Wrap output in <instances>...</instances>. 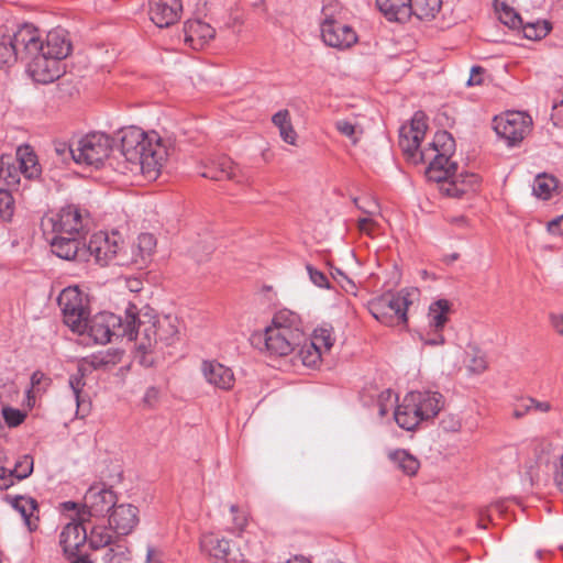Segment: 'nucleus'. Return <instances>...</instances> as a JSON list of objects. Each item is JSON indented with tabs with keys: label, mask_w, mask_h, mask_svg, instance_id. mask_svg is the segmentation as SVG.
Returning <instances> with one entry per match:
<instances>
[{
	"label": "nucleus",
	"mask_w": 563,
	"mask_h": 563,
	"mask_svg": "<svg viewBox=\"0 0 563 563\" xmlns=\"http://www.w3.org/2000/svg\"><path fill=\"white\" fill-rule=\"evenodd\" d=\"M428 129L427 115L417 111L408 124L399 130V146L409 161L415 164L429 163L426 176L439 184V190L452 198L461 199L474 194L479 177L474 173H457L459 165L451 161L455 152V141L446 131H438L428 147L421 148V141Z\"/></svg>",
	"instance_id": "1"
},
{
	"label": "nucleus",
	"mask_w": 563,
	"mask_h": 563,
	"mask_svg": "<svg viewBox=\"0 0 563 563\" xmlns=\"http://www.w3.org/2000/svg\"><path fill=\"white\" fill-rule=\"evenodd\" d=\"M121 134V173L155 180L168 155L162 139L156 132L146 133L136 126L123 129Z\"/></svg>",
	"instance_id": "2"
},
{
	"label": "nucleus",
	"mask_w": 563,
	"mask_h": 563,
	"mask_svg": "<svg viewBox=\"0 0 563 563\" xmlns=\"http://www.w3.org/2000/svg\"><path fill=\"white\" fill-rule=\"evenodd\" d=\"M53 253L59 258L80 263L93 258L101 266L112 262L122 266L130 263L129 255L123 251V241L117 232L109 234L100 231L92 234L88 243L59 239L53 243Z\"/></svg>",
	"instance_id": "3"
},
{
	"label": "nucleus",
	"mask_w": 563,
	"mask_h": 563,
	"mask_svg": "<svg viewBox=\"0 0 563 563\" xmlns=\"http://www.w3.org/2000/svg\"><path fill=\"white\" fill-rule=\"evenodd\" d=\"M264 341L266 351L272 356H287L306 341L299 317L288 310L277 312L272 324L258 338Z\"/></svg>",
	"instance_id": "4"
},
{
	"label": "nucleus",
	"mask_w": 563,
	"mask_h": 563,
	"mask_svg": "<svg viewBox=\"0 0 563 563\" xmlns=\"http://www.w3.org/2000/svg\"><path fill=\"white\" fill-rule=\"evenodd\" d=\"M444 406L443 396L435 390L409 391L394 411L396 423L405 430H413L422 421L433 419Z\"/></svg>",
	"instance_id": "5"
},
{
	"label": "nucleus",
	"mask_w": 563,
	"mask_h": 563,
	"mask_svg": "<svg viewBox=\"0 0 563 563\" xmlns=\"http://www.w3.org/2000/svg\"><path fill=\"white\" fill-rule=\"evenodd\" d=\"M52 224V231L54 236L51 240V249L53 250V243L63 239H74L79 243L88 234L90 230V213L85 208L77 205H68L55 214L49 220Z\"/></svg>",
	"instance_id": "6"
},
{
	"label": "nucleus",
	"mask_w": 563,
	"mask_h": 563,
	"mask_svg": "<svg viewBox=\"0 0 563 563\" xmlns=\"http://www.w3.org/2000/svg\"><path fill=\"white\" fill-rule=\"evenodd\" d=\"M123 335L129 340H135L137 349L143 353L151 352L158 344L153 310L146 308L140 312L134 303L129 302L125 308Z\"/></svg>",
	"instance_id": "7"
},
{
	"label": "nucleus",
	"mask_w": 563,
	"mask_h": 563,
	"mask_svg": "<svg viewBox=\"0 0 563 563\" xmlns=\"http://www.w3.org/2000/svg\"><path fill=\"white\" fill-rule=\"evenodd\" d=\"M408 292L400 290L396 294L386 292L368 302V310L380 323L394 327L407 322V310L411 301Z\"/></svg>",
	"instance_id": "8"
},
{
	"label": "nucleus",
	"mask_w": 563,
	"mask_h": 563,
	"mask_svg": "<svg viewBox=\"0 0 563 563\" xmlns=\"http://www.w3.org/2000/svg\"><path fill=\"white\" fill-rule=\"evenodd\" d=\"M112 140L101 132L86 134L75 141L76 164L99 167L112 150Z\"/></svg>",
	"instance_id": "9"
},
{
	"label": "nucleus",
	"mask_w": 563,
	"mask_h": 563,
	"mask_svg": "<svg viewBox=\"0 0 563 563\" xmlns=\"http://www.w3.org/2000/svg\"><path fill=\"white\" fill-rule=\"evenodd\" d=\"M531 125V117L521 111H508L494 119L495 132L508 146L522 142L530 132Z\"/></svg>",
	"instance_id": "10"
},
{
	"label": "nucleus",
	"mask_w": 563,
	"mask_h": 563,
	"mask_svg": "<svg viewBox=\"0 0 563 563\" xmlns=\"http://www.w3.org/2000/svg\"><path fill=\"white\" fill-rule=\"evenodd\" d=\"M200 549L214 563H243L245 554L228 540L216 532H208L201 536Z\"/></svg>",
	"instance_id": "11"
},
{
	"label": "nucleus",
	"mask_w": 563,
	"mask_h": 563,
	"mask_svg": "<svg viewBox=\"0 0 563 563\" xmlns=\"http://www.w3.org/2000/svg\"><path fill=\"white\" fill-rule=\"evenodd\" d=\"M123 328L124 322L120 316L103 311L87 320L84 333H87L96 343L106 344L113 336H124Z\"/></svg>",
	"instance_id": "12"
},
{
	"label": "nucleus",
	"mask_w": 563,
	"mask_h": 563,
	"mask_svg": "<svg viewBox=\"0 0 563 563\" xmlns=\"http://www.w3.org/2000/svg\"><path fill=\"white\" fill-rule=\"evenodd\" d=\"M25 64L29 75L40 84L53 82L65 73L64 63L45 54L42 49L29 58Z\"/></svg>",
	"instance_id": "13"
},
{
	"label": "nucleus",
	"mask_w": 563,
	"mask_h": 563,
	"mask_svg": "<svg viewBox=\"0 0 563 563\" xmlns=\"http://www.w3.org/2000/svg\"><path fill=\"white\" fill-rule=\"evenodd\" d=\"M115 503L117 496L113 490L101 485H93L85 494L84 510L79 512L80 520H86L85 515L103 517L114 508Z\"/></svg>",
	"instance_id": "14"
},
{
	"label": "nucleus",
	"mask_w": 563,
	"mask_h": 563,
	"mask_svg": "<svg viewBox=\"0 0 563 563\" xmlns=\"http://www.w3.org/2000/svg\"><path fill=\"white\" fill-rule=\"evenodd\" d=\"M321 36L323 42L331 47L347 48L357 41L355 31L347 24L325 16L321 23Z\"/></svg>",
	"instance_id": "15"
},
{
	"label": "nucleus",
	"mask_w": 563,
	"mask_h": 563,
	"mask_svg": "<svg viewBox=\"0 0 563 563\" xmlns=\"http://www.w3.org/2000/svg\"><path fill=\"white\" fill-rule=\"evenodd\" d=\"M11 38L19 58L24 63L43 49L41 32L33 24L25 23L19 26Z\"/></svg>",
	"instance_id": "16"
},
{
	"label": "nucleus",
	"mask_w": 563,
	"mask_h": 563,
	"mask_svg": "<svg viewBox=\"0 0 563 563\" xmlns=\"http://www.w3.org/2000/svg\"><path fill=\"white\" fill-rule=\"evenodd\" d=\"M183 4L180 0H150L148 15L158 27H168L180 18Z\"/></svg>",
	"instance_id": "17"
},
{
	"label": "nucleus",
	"mask_w": 563,
	"mask_h": 563,
	"mask_svg": "<svg viewBox=\"0 0 563 563\" xmlns=\"http://www.w3.org/2000/svg\"><path fill=\"white\" fill-rule=\"evenodd\" d=\"M82 522V520L68 522L59 534V544L68 559L75 558L87 542L88 534Z\"/></svg>",
	"instance_id": "18"
},
{
	"label": "nucleus",
	"mask_w": 563,
	"mask_h": 563,
	"mask_svg": "<svg viewBox=\"0 0 563 563\" xmlns=\"http://www.w3.org/2000/svg\"><path fill=\"white\" fill-rule=\"evenodd\" d=\"M139 523V510L130 504L115 505L109 516V526L118 536L130 534Z\"/></svg>",
	"instance_id": "19"
},
{
	"label": "nucleus",
	"mask_w": 563,
	"mask_h": 563,
	"mask_svg": "<svg viewBox=\"0 0 563 563\" xmlns=\"http://www.w3.org/2000/svg\"><path fill=\"white\" fill-rule=\"evenodd\" d=\"M71 42L68 32L57 27L49 31L43 41V52L63 63L71 52Z\"/></svg>",
	"instance_id": "20"
},
{
	"label": "nucleus",
	"mask_w": 563,
	"mask_h": 563,
	"mask_svg": "<svg viewBox=\"0 0 563 563\" xmlns=\"http://www.w3.org/2000/svg\"><path fill=\"white\" fill-rule=\"evenodd\" d=\"M239 167L227 156H219L210 161V165L201 173V176L212 180L231 179L242 183Z\"/></svg>",
	"instance_id": "21"
},
{
	"label": "nucleus",
	"mask_w": 563,
	"mask_h": 563,
	"mask_svg": "<svg viewBox=\"0 0 563 563\" xmlns=\"http://www.w3.org/2000/svg\"><path fill=\"white\" fill-rule=\"evenodd\" d=\"M185 42L195 49L202 47L214 37V29L199 19L188 20L184 25Z\"/></svg>",
	"instance_id": "22"
},
{
	"label": "nucleus",
	"mask_w": 563,
	"mask_h": 563,
	"mask_svg": "<svg viewBox=\"0 0 563 563\" xmlns=\"http://www.w3.org/2000/svg\"><path fill=\"white\" fill-rule=\"evenodd\" d=\"M202 373L207 382L217 388L228 390L233 387L234 375L232 369L218 362L205 361Z\"/></svg>",
	"instance_id": "23"
},
{
	"label": "nucleus",
	"mask_w": 563,
	"mask_h": 563,
	"mask_svg": "<svg viewBox=\"0 0 563 563\" xmlns=\"http://www.w3.org/2000/svg\"><path fill=\"white\" fill-rule=\"evenodd\" d=\"M376 5L390 22H407L411 18L410 0H376Z\"/></svg>",
	"instance_id": "24"
},
{
	"label": "nucleus",
	"mask_w": 563,
	"mask_h": 563,
	"mask_svg": "<svg viewBox=\"0 0 563 563\" xmlns=\"http://www.w3.org/2000/svg\"><path fill=\"white\" fill-rule=\"evenodd\" d=\"M156 246V239L151 233H141L137 236V241L135 244L131 246V256H129V265L134 264L137 266L145 265Z\"/></svg>",
	"instance_id": "25"
},
{
	"label": "nucleus",
	"mask_w": 563,
	"mask_h": 563,
	"mask_svg": "<svg viewBox=\"0 0 563 563\" xmlns=\"http://www.w3.org/2000/svg\"><path fill=\"white\" fill-rule=\"evenodd\" d=\"M5 500L22 516L30 531L36 529L37 526L35 521L37 520V517L35 520H33V515L37 510V504L35 499L21 495H8Z\"/></svg>",
	"instance_id": "26"
},
{
	"label": "nucleus",
	"mask_w": 563,
	"mask_h": 563,
	"mask_svg": "<svg viewBox=\"0 0 563 563\" xmlns=\"http://www.w3.org/2000/svg\"><path fill=\"white\" fill-rule=\"evenodd\" d=\"M388 457L393 465L407 476L416 475L420 467L418 459L404 449L390 451Z\"/></svg>",
	"instance_id": "27"
},
{
	"label": "nucleus",
	"mask_w": 563,
	"mask_h": 563,
	"mask_svg": "<svg viewBox=\"0 0 563 563\" xmlns=\"http://www.w3.org/2000/svg\"><path fill=\"white\" fill-rule=\"evenodd\" d=\"M451 303L446 299H439L429 307L428 319L429 327L434 330H442L449 320Z\"/></svg>",
	"instance_id": "28"
},
{
	"label": "nucleus",
	"mask_w": 563,
	"mask_h": 563,
	"mask_svg": "<svg viewBox=\"0 0 563 563\" xmlns=\"http://www.w3.org/2000/svg\"><path fill=\"white\" fill-rule=\"evenodd\" d=\"M442 7V0H410L411 16L420 21H430L437 16Z\"/></svg>",
	"instance_id": "29"
},
{
	"label": "nucleus",
	"mask_w": 563,
	"mask_h": 563,
	"mask_svg": "<svg viewBox=\"0 0 563 563\" xmlns=\"http://www.w3.org/2000/svg\"><path fill=\"white\" fill-rule=\"evenodd\" d=\"M153 321H154L155 330L157 333L158 344L159 343H162L164 345L173 344V342L178 333L177 327L175 324V320H173L168 316H164V317L159 318L153 313Z\"/></svg>",
	"instance_id": "30"
},
{
	"label": "nucleus",
	"mask_w": 563,
	"mask_h": 563,
	"mask_svg": "<svg viewBox=\"0 0 563 563\" xmlns=\"http://www.w3.org/2000/svg\"><path fill=\"white\" fill-rule=\"evenodd\" d=\"M64 323L71 329V331L84 334L87 320L89 319V311L87 305L81 308H70L62 311Z\"/></svg>",
	"instance_id": "31"
},
{
	"label": "nucleus",
	"mask_w": 563,
	"mask_h": 563,
	"mask_svg": "<svg viewBox=\"0 0 563 563\" xmlns=\"http://www.w3.org/2000/svg\"><path fill=\"white\" fill-rule=\"evenodd\" d=\"M18 162L21 173L29 179L40 175L41 169L36 155L29 147L18 150Z\"/></svg>",
	"instance_id": "32"
},
{
	"label": "nucleus",
	"mask_w": 563,
	"mask_h": 563,
	"mask_svg": "<svg viewBox=\"0 0 563 563\" xmlns=\"http://www.w3.org/2000/svg\"><path fill=\"white\" fill-rule=\"evenodd\" d=\"M62 311L70 308H81L86 305V299L78 287H67L62 290L57 298Z\"/></svg>",
	"instance_id": "33"
},
{
	"label": "nucleus",
	"mask_w": 563,
	"mask_h": 563,
	"mask_svg": "<svg viewBox=\"0 0 563 563\" xmlns=\"http://www.w3.org/2000/svg\"><path fill=\"white\" fill-rule=\"evenodd\" d=\"M302 364L308 367L316 366L321 358L320 347L316 342L310 341L306 336V341L297 347Z\"/></svg>",
	"instance_id": "34"
},
{
	"label": "nucleus",
	"mask_w": 563,
	"mask_h": 563,
	"mask_svg": "<svg viewBox=\"0 0 563 563\" xmlns=\"http://www.w3.org/2000/svg\"><path fill=\"white\" fill-rule=\"evenodd\" d=\"M556 187V180L547 175H538L532 185V192L536 197L547 200Z\"/></svg>",
	"instance_id": "35"
},
{
	"label": "nucleus",
	"mask_w": 563,
	"mask_h": 563,
	"mask_svg": "<svg viewBox=\"0 0 563 563\" xmlns=\"http://www.w3.org/2000/svg\"><path fill=\"white\" fill-rule=\"evenodd\" d=\"M19 58L11 36L0 38V68L12 66Z\"/></svg>",
	"instance_id": "36"
},
{
	"label": "nucleus",
	"mask_w": 563,
	"mask_h": 563,
	"mask_svg": "<svg viewBox=\"0 0 563 563\" xmlns=\"http://www.w3.org/2000/svg\"><path fill=\"white\" fill-rule=\"evenodd\" d=\"M87 541L92 549L98 550L110 545L112 543V536L107 527L95 526L91 528Z\"/></svg>",
	"instance_id": "37"
},
{
	"label": "nucleus",
	"mask_w": 563,
	"mask_h": 563,
	"mask_svg": "<svg viewBox=\"0 0 563 563\" xmlns=\"http://www.w3.org/2000/svg\"><path fill=\"white\" fill-rule=\"evenodd\" d=\"M520 30H522L523 36L526 38L536 41L547 36V34L550 32V26L547 21L527 23L522 21V26H520Z\"/></svg>",
	"instance_id": "38"
},
{
	"label": "nucleus",
	"mask_w": 563,
	"mask_h": 563,
	"mask_svg": "<svg viewBox=\"0 0 563 563\" xmlns=\"http://www.w3.org/2000/svg\"><path fill=\"white\" fill-rule=\"evenodd\" d=\"M499 21L511 30H520L522 18L509 5L501 3L498 9Z\"/></svg>",
	"instance_id": "39"
},
{
	"label": "nucleus",
	"mask_w": 563,
	"mask_h": 563,
	"mask_svg": "<svg viewBox=\"0 0 563 563\" xmlns=\"http://www.w3.org/2000/svg\"><path fill=\"white\" fill-rule=\"evenodd\" d=\"M104 563H129L130 552L126 547L122 544H115L108 549L104 558Z\"/></svg>",
	"instance_id": "40"
},
{
	"label": "nucleus",
	"mask_w": 563,
	"mask_h": 563,
	"mask_svg": "<svg viewBox=\"0 0 563 563\" xmlns=\"http://www.w3.org/2000/svg\"><path fill=\"white\" fill-rule=\"evenodd\" d=\"M84 376L85 375L81 368L79 367L78 372L76 374L70 375L68 379L69 387L73 391L74 399L78 408H80V406L84 404V400L80 397L81 390L86 385Z\"/></svg>",
	"instance_id": "41"
},
{
	"label": "nucleus",
	"mask_w": 563,
	"mask_h": 563,
	"mask_svg": "<svg viewBox=\"0 0 563 563\" xmlns=\"http://www.w3.org/2000/svg\"><path fill=\"white\" fill-rule=\"evenodd\" d=\"M14 212V199L9 190L0 189V218L11 220Z\"/></svg>",
	"instance_id": "42"
},
{
	"label": "nucleus",
	"mask_w": 563,
	"mask_h": 563,
	"mask_svg": "<svg viewBox=\"0 0 563 563\" xmlns=\"http://www.w3.org/2000/svg\"><path fill=\"white\" fill-rule=\"evenodd\" d=\"M32 472L33 459L30 455H24L22 459H20L12 470L15 481H22L29 477Z\"/></svg>",
	"instance_id": "43"
},
{
	"label": "nucleus",
	"mask_w": 563,
	"mask_h": 563,
	"mask_svg": "<svg viewBox=\"0 0 563 563\" xmlns=\"http://www.w3.org/2000/svg\"><path fill=\"white\" fill-rule=\"evenodd\" d=\"M397 399V395L390 389L380 393L377 400L379 416L385 417L394 408Z\"/></svg>",
	"instance_id": "44"
},
{
	"label": "nucleus",
	"mask_w": 563,
	"mask_h": 563,
	"mask_svg": "<svg viewBox=\"0 0 563 563\" xmlns=\"http://www.w3.org/2000/svg\"><path fill=\"white\" fill-rule=\"evenodd\" d=\"M472 349V355L467 362V369L474 374L483 373L487 367L485 355L476 347Z\"/></svg>",
	"instance_id": "45"
},
{
	"label": "nucleus",
	"mask_w": 563,
	"mask_h": 563,
	"mask_svg": "<svg viewBox=\"0 0 563 563\" xmlns=\"http://www.w3.org/2000/svg\"><path fill=\"white\" fill-rule=\"evenodd\" d=\"M54 151L62 162L67 163L68 161H74L76 163L75 141L70 144L65 142H55Z\"/></svg>",
	"instance_id": "46"
},
{
	"label": "nucleus",
	"mask_w": 563,
	"mask_h": 563,
	"mask_svg": "<svg viewBox=\"0 0 563 563\" xmlns=\"http://www.w3.org/2000/svg\"><path fill=\"white\" fill-rule=\"evenodd\" d=\"M335 126L338 129V131L343 134L344 136L349 137L353 144H356L358 139H360V135H361V130H358L357 125L346 121V120H339L336 123H335Z\"/></svg>",
	"instance_id": "47"
},
{
	"label": "nucleus",
	"mask_w": 563,
	"mask_h": 563,
	"mask_svg": "<svg viewBox=\"0 0 563 563\" xmlns=\"http://www.w3.org/2000/svg\"><path fill=\"white\" fill-rule=\"evenodd\" d=\"M307 272L309 274L310 280L320 288H330V283L328 277L320 271L316 269L312 265L306 266Z\"/></svg>",
	"instance_id": "48"
},
{
	"label": "nucleus",
	"mask_w": 563,
	"mask_h": 563,
	"mask_svg": "<svg viewBox=\"0 0 563 563\" xmlns=\"http://www.w3.org/2000/svg\"><path fill=\"white\" fill-rule=\"evenodd\" d=\"M2 415H3L5 422L10 427H16L20 423H22V421L24 420V415L19 409H14V408H10V407L3 408Z\"/></svg>",
	"instance_id": "49"
},
{
	"label": "nucleus",
	"mask_w": 563,
	"mask_h": 563,
	"mask_svg": "<svg viewBox=\"0 0 563 563\" xmlns=\"http://www.w3.org/2000/svg\"><path fill=\"white\" fill-rule=\"evenodd\" d=\"M312 342H316L318 346L319 344H322L327 350H329L333 345L331 331L328 329L316 330L314 339Z\"/></svg>",
	"instance_id": "50"
},
{
	"label": "nucleus",
	"mask_w": 563,
	"mask_h": 563,
	"mask_svg": "<svg viewBox=\"0 0 563 563\" xmlns=\"http://www.w3.org/2000/svg\"><path fill=\"white\" fill-rule=\"evenodd\" d=\"M355 206L365 214L375 217L379 213V206L374 200H366V203L362 205L360 199H354Z\"/></svg>",
	"instance_id": "51"
},
{
	"label": "nucleus",
	"mask_w": 563,
	"mask_h": 563,
	"mask_svg": "<svg viewBox=\"0 0 563 563\" xmlns=\"http://www.w3.org/2000/svg\"><path fill=\"white\" fill-rule=\"evenodd\" d=\"M421 340L423 341V344L430 346L442 345L445 342L441 330L434 329H431V331L426 336H422Z\"/></svg>",
	"instance_id": "52"
},
{
	"label": "nucleus",
	"mask_w": 563,
	"mask_h": 563,
	"mask_svg": "<svg viewBox=\"0 0 563 563\" xmlns=\"http://www.w3.org/2000/svg\"><path fill=\"white\" fill-rule=\"evenodd\" d=\"M531 411L532 409L530 405H528V397L521 398L516 404H514L512 417L516 419H521Z\"/></svg>",
	"instance_id": "53"
},
{
	"label": "nucleus",
	"mask_w": 563,
	"mask_h": 563,
	"mask_svg": "<svg viewBox=\"0 0 563 563\" xmlns=\"http://www.w3.org/2000/svg\"><path fill=\"white\" fill-rule=\"evenodd\" d=\"M15 483L12 470L0 466V489H8Z\"/></svg>",
	"instance_id": "54"
},
{
	"label": "nucleus",
	"mask_w": 563,
	"mask_h": 563,
	"mask_svg": "<svg viewBox=\"0 0 563 563\" xmlns=\"http://www.w3.org/2000/svg\"><path fill=\"white\" fill-rule=\"evenodd\" d=\"M441 426L445 431L455 432L461 429L462 423L457 417L450 415L442 419Z\"/></svg>",
	"instance_id": "55"
},
{
	"label": "nucleus",
	"mask_w": 563,
	"mask_h": 563,
	"mask_svg": "<svg viewBox=\"0 0 563 563\" xmlns=\"http://www.w3.org/2000/svg\"><path fill=\"white\" fill-rule=\"evenodd\" d=\"M279 130V135L280 137L288 144L290 145H295L296 143V139H297V133L295 132L291 123L288 124V125H285Z\"/></svg>",
	"instance_id": "56"
},
{
	"label": "nucleus",
	"mask_w": 563,
	"mask_h": 563,
	"mask_svg": "<svg viewBox=\"0 0 563 563\" xmlns=\"http://www.w3.org/2000/svg\"><path fill=\"white\" fill-rule=\"evenodd\" d=\"M230 510L233 515V525L235 529L241 531L247 523L246 516L243 512H240L238 507L234 505L231 506Z\"/></svg>",
	"instance_id": "57"
},
{
	"label": "nucleus",
	"mask_w": 563,
	"mask_h": 563,
	"mask_svg": "<svg viewBox=\"0 0 563 563\" xmlns=\"http://www.w3.org/2000/svg\"><path fill=\"white\" fill-rule=\"evenodd\" d=\"M272 121L278 129L291 123L288 110H280L276 112L273 115Z\"/></svg>",
	"instance_id": "58"
},
{
	"label": "nucleus",
	"mask_w": 563,
	"mask_h": 563,
	"mask_svg": "<svg viewBox=\"0 0 563 563\" xmlns=\"http://www.w3.org/2000/svg\"><path fill=\"white\" fill-rule=\"evenodd\" d=\"M357 222L360 231L365 233H373L376 227L374 217L371 216H364L363 218H360Z\"/></svg>",
	"instance_id": "59"
},
{
	"label": "nucleus",
	"mask_w": 563,
	"mask_h": 563,
	"mask_svg": "<svg viewBox=\"0 0 563 563\" xmlns=\"http://www.w3.org/2000/svg\"><path fill=\"white\" fill-rule=\"evenodd\" d=\"M548 231L553 235H563V214L548 222Z\"/></svg>",
	"instance_id": "60"
},
{
	"label": "nucleus",
	"mask_w": 563,
	"mask_h": 563,
	"mask_svg": "<svg viewBox=\"0 0 563 563\" xmlns=\"http://www.w3.org/2000/svg\"><path fill=\"white\" fill-rule=\"evenodd\" d=\"M528 405H530L532 411L549 412L552 409L549 401H541L532 397H528Z\"/></svg>",
	"instance_id": "61"
},
{
	"label": "nucleus",
	"mask_w": 563,
	"mask_h": 563,
	"mask_svg": "<svg viewBox=\"0 0 563 563\" xmlns=\"http://www.w3.org/2000/svg\"><path fill=\"white\" fill-rule=\"evenodd\" d=\"M162 551L154 547L147 545L145 563H162Z\"/></svg>",
	"instance_id": "62"
},
{
	"label": "nucleus",
	"mask_w": 563,
	"mask_h": 563,
	"mask_svg": "<svg viewBox=\"0 0 563 563\" xmlns=\"http://www.w3.org/2000/svg\"><path fill=\"white\" fill-rule=\"evenodd\" d=\"M158 397L159 390L154 386L148 387L143 397V402L148 407H153L157 402Z\"/></svg>",
	"instance_id": "63"
},
{
	"label": "nucleus",
	"mask_w": 563,
	"mask_h": 563,
	"mask_svg": "<svg viewBox=\"0 0 563 563\" xmlns=\"http://www.w3.org/2000/svg\"><path fill=\"white\" fill-rule=\"evenodd\" d=\"M552 120L555 125L563 123V100L553 104Z\"/></svg>",
	"instance_id": "64"
}]
</instances>
